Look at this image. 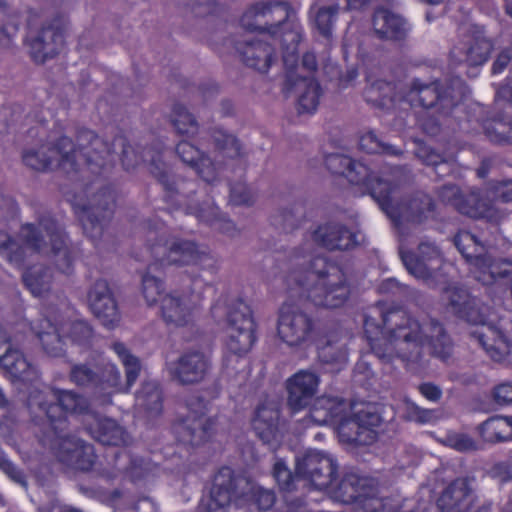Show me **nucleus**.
I'll list each match as a JSON object with an SVG mask.
<instances>
[{
  "label": "nucleus",
  "instance_id": "nucleus-1",
  "mask_svg": "<svg viewBox=\"0 0 512 512\" xmlns=\"http://www.w3.org/2000/svg\"><path fill=\"white\" fill-rule=\"evenodd\" d=\"M77 145L71 138L61 136L48 148L49 154L40 149L26 150L23 163L36 171H47L53 167L64 170L68 178L81 188L87 202L75 195L74 213L83 233L95 247L104 236L116 207V192L108 182L116 165V147H121L120 160L127 172L134 170L144 160V148L133 147L123 135H116L112 143L99 137L94 131L81 128L77 132Z\"/></svg>",
  "mask_w": 512,
  "mask_h": 512
},
{
  "label": "nucleus",
  "instance_id": "nucleus-2",
  "mask_svg": "<svg viewBox=\"0 0 512 512\" xmlns=\"http://www.w3.org/2000/svg\"><path fill=\"white\" fill-rule=\"evenodd\" d=\"M241 26L248 32H258L263 39L236 41L234 47L242 62L254 70L267 73L279 46L283 62L292 66L286 71L282 92L289 97L299 92L298 114H314L323 94L322 87L314 77L300 76L295 68L298 61L297 49L303 37V29L294 15L292 5L287 0H258L251 3L240 18Z\"/></svg>",
  "mask_w": 512,
  "mask_h": 512
},
{
  "label": "nucleus",
  "instance_id": "nucleus-3",
  "mask_svg": "<svg viewBox=\"0 0 512 512\" xmlns=\"http://www.w3.org/2000/svg\"><path fill=\"white\" fill-rule=\"evenodd\" d=\"M284 282L289 301L279 309L277 334L291 347L307 342L313 334L314 321L303 310L308 303L336 309L344 306L351 295L343 268L324 255L312 257L307 265L297 257Z\"/></svg>",
  "mask_w": 512,
  "mask_h": 512
},
{
  "label": "nucleus",
  "instance_id": "nucleus-4",
  "mask_svg": "<svg viewBox=\"0 0 512 512\" xmlns=\"http://www.w3.org/2000/svg\"><path fill=\"white\" fill-rule=\"evenodd\" d=\"M140 226L146 238L143 249L147 254V258L143 256L141 260H149L147 270L142 275V294L147 305L153 306L160 301L163 320L167 324L186 327L194 321L196 303L192 305L191 299L187 301L185 295L164 294L163 280L152 272L168 265H193L215 274L218 261L195 241L172 236L169 227L158 217L144 220Z\"/></svg>",
  "mask_w": 512,
  "mask_h": 512
},
{
  "label": "nucleus",
  "instance_id": "nucleus-5",
  "mask_svg": "<svg viewBox=\"0 0 512 512\" xmlns=\"http://www.w3.org/2000/svg\"><path fill=\"white\" fill-rule=\"evenodd\" d=\"M381 311V323L370 316L364 319V335L373 354L383 363L401 360L406 367L421 359V351L427 344L431 356L446 363L453 353V341L445 327L436 319L429 321V334L425 335L421 324L404 308L393 306Z\"/></svg>",
  "mask_w": 512,
  "mask_h": 512
},
{
  "label": "nucleus",
  "instance_id": "nucleus-6",
  "mask_svg": "<svg viewBox=\"0 0 512 512\" xmlns=\"http://www.w3.org/2000/svg\"><path fill=\"white\" fill-rule=\"evenodd\" d=\"M363 97L372 107L387 112L402 105L431 111L429 120H419L422 130L431 135H436L440 130L439 117L450 114L458 104L452 86L441 80L423 83L418 78L412 81L407 92L400 91L395 82L376 80L364 89Z\"/></svg>",
  "mask_w": 512,
  "mask_h": 512
},
{
  "label": "nucleus",
  "instance_id": "nucleus-7",
  "mask_svg": "<svg viewBox=\"0 0 512 512\" xmlns=\"http://www.w3.org/2000/svg\"><path fill=\"white\" fill-rule=\"evenodd\" d=\"M443 294L449 312L471 325L481 326V330L472 331L471 336L478 341L487 355L493 361H503L510 347L504 331V318L463 286L449 285Z\"/></svg>",
  "mask_w": 512,
  "mask_h": 512
},
{
  "label": "nucleus",
  "instance_id": "nucleus-8",
  "mask_svg": "<svg viewBox=\"0 0 512 512\" xmlns=\"http://www.w3.org/2000/svg\"><path fill=\"white\" fill-rule=\"evenodd\" d=\"M165 144L162 140L156 139L149 146L144 147V160L148 162L149 172L158 181L163 189V200L168 205V212L183 211L191 214L214 230L233 236L237 232L235 223L223 214L215 205H192L191 195L180 191V183L171 178L166 162L163 161Z\"/></svg>",
  "mask_w": 512,
  "mask_h": 512
},
{
  "label": "nucleus",
  "instance_id": "nucleus-9",
  "mask_svg": "<svg viewBox=\"0 0 512 512\" xmlns=\"http://www.w3.org/2000/svg\"><path fill=\"white\" fill-rule=\"evenodd\" d=\"M222 313L225 315L228 331L222 365L228 374L232 372L237 374L241 370L239 363L257 342V324L251 307L241 298L228 304H223L220 299L217 300L211 307V314L214 318H220Z\"/></svg>",
  "mask_w": 512,
  "mask_h": 512
},
{
  "label": "nucleus",
  "instance_id": "nucleus-10",
  "mask_svg": "<svg viewBox=\"0 0 512 512\" xmlns=\"http://www.w3.org/2000/svg\"><path fill=\"white\" fill-rule=\"evenodd\" d=\"M484 193L488 199L482 197L480 189H472L463 194L458 186L449 184L440 188L438 196L460 214L499 224L506 217V212L497 208L493 202H512V180H489L485 183Z\"/></svg>",
  "mask_w": 512,
  "mask_h": 512
},
{
  "label": "nucleus",
  "instance_id": "nucleus-11",
  "mask_svg": "<svg viewBox=\"0 0 512 512\" xmlns=\"http://www.w3.org/2000/svg\"><path fill=\"white\" fill-rule=\"evenodd\" d=\"M29 409H39L45 415L40 438L68 433L69 415L91 417L93 414L86 397L73 391L60 388L31 390L27 397Z\"/></svg>",
  "mask_w": 512,
  "mask_h": 512
},
{
  "label": "nucleus",
  "instance_id": "nucleus-12",
  "mask_svg": "<svg viewBox=\"0 0 512 512\" xmlns=\"http://www.w3.org/2000/svg\"><path fill=\"white\" fill-rule=\"evenodd\" d=\"M336 465L333 458L321 451L308 450L298 457L295 473L288 467L286 461L277 458L272 469V476L282 492H291L296 488L299 479L308 481L315 489L327 488L335 476Z\"/></svg>",
  "mask_w": 512,
  "mask_h": 512
},
{
  "label": "nucleus",
  "instance_id": "nucleus-13",
  "mask_svg": "<svg viewBox=\"0 0 512 512\" xmlns=\"http://www.w3.org/2000/svg\"><path fill=\"white\" fill-rule=\"evenodd\" d=\"M331 484L325 488L332 497L343 504H354L356 512H399L392 504V499L379 497V489L371 477L361 476L355 472H345L340 481L333 485L337 478L338 464Z\"/></svg>",
  "mask_w": 512,
  "mask_h": 512
},
{
  "label": "nucleus",
  "instance_id": "nucleus-14",
  "mask_svg": "<svg viewBox=\"0 0 512 512\" xmlns=\"http://www.w3.org/2000/svg\"><path fill=\"white\" fill-rule=\"evenodd\" d=\"M25 333L26 339L28 334H33L45 353L51 357H61L65 354V336L79 345L88 344L93 337V329L87 321L74 320L67 323L57 315L51 314L49 310H46L36 323H27Z\"/></svg>",
  "mask_w": 512,
  "mask_h": 512
},
{
  "label": "nucleus",
  "instance_id": "nucleus-15",
  "mask_svg": "<svg viewBox=\"0 0 512 512\" xmlns=\"http://www.w3.org/2000/svg\"><path fill=\"white\" fill-rule=\"evenodd\" d=\"M377 189H372V198L379 208L395 223L406 221L411 224H423L435 218L434 199L422 191H416L400 203L394 204L392 194L395 185L385 179L376 181Z\"/></svg>",
  "mask_w": 512,
  "mask_h": 512
},
{
  "label": "nucleus",
  "instance_id": "nucleus-16",
  "mask_svg": "<svg viewBox=\"0 0 512 512\" xmlns=\"http://www.w3.org/2000/svg\"><path fill=\"white\" fill-rule=\"evenodd\" d=\"M69 381L75 386L89 390L92 396L102 402H111L113 394L120 392L121 373L111 361L102 362L91 368L86 363L73 364Z\"/></svg>",
  "mask_w": 512,
  "mask_h": 512
},
{
  "label": "nucleus",
  "instance_id": "nucleus-17",
  "mask_svg": "<svg viewBox=\"0 0 512 512\" xmlns=\"http://www.w3.org/2000/svg\"><path fill=\"white\" fill-rule=\"evenodd\" d=\"M27 322L21 321L0 330V367L13 381L32 382L38 378V370L17 348L26 340Z\"/></svg>",
  "mask_w": 512,
  "mask_h": 512
},
{
  "label": "nucleus",
  "instance_id": "nucleus-18",
  "mask_svg": "<svg viewBox=\"0 0 512 512\" xmlns=\"http://www.w3.org/2000/svg\"><path fill=\"white\" fill-rule=\"evenodd\" d=\"M39 441L43 446L49 447L63 465L81 472L96 470L98 456L92 444L69 433L40 438Z\"/></svg>",
  "mask_w": 512,
  "mask_h": 512
},
{
  "label": "nucleus",
  "instance_id": "nucleus-19",
  "mask_svg": "<svg viewBox=\"0 0 512 512\" xmlns=\"http://www.w3.org/2000/svg\"><path fill=\"white\" fill-rule=\"evenodd\" d=\"M187 407L189 414L173 423L172 430L178 443L199 447L212 438L216 423L214 419L205 417L207 402L203 398H189Z\"/></svg>",
  "mask_w": 512,
  "mask_h": 512
},
{
  "label": "nucleus",
  "instance_id": "nucleus-20",
  "mask_svg": "<svg viewBox=\"0 0 512 512\" xmlns=\"http://www.w3.org/2000/svg\"><path fill=\"white\" fill-rule=\"evenodd\" d=\"M401 259L411 275L431 287L436 286L443 277L444 258L433 242L421 241L416 251H402Z\"/></svg>",
  "mask_w": 512,
  "mask_h": 512
},
{
  "label": "nucleus",
  "instance_id": "nucleus-21",
  "mask_svg": "<svg viewBox=\"0 0 512 512\" xmlns=\"http://www.w3.org/2000/svg\"><path fill=\"white\" fill-rule=\"evenodd\" d=\"M39 226L49 238L51 254L55 258L57 269L66 275L72 274L75 260L80 253L79 245L70 242L65 229L53 216H41Z\"/></svg>",
  "mask_w": 512,
  "mask_h": 512
},
{
  "label": "nucleus",
  "instance_id": "nucleus-22",
  "mask_svg": "<svg viewBox=\"0 0 512 512\" xmlns=\"http://www.w3.org/2000/svg\"><path fill=\"white\" fill-rule=\"evenodd\" d=\"M241 483L250 484L245 477L236 475L231 467H221L214 475L206 512H228L233 499L244 498L247 494L239 489Z\"/></svg>",
  "mask_w": 512,
  "mask_h": 512
},
{
  "label": "nucleus",
  "instance_id": "nucleus-23",
  "mask_svg": "<svg viewBox=\"0 0 512 512\" xmlns=\"http://www.w3.org/2000/svg\"><path fill=\"white\" fill-rule=\"evenodd\" d=\"M19 235L26 247L19 244L7 232L0 231V256L9 264L20 269L25 265L26 248L40 253L46 248L47 243L42 231L33 223L23 224Z\"/></svg>",
  "mask_w": 512,
  "mask_h": 512
},
{
  "label": "nucleus",
  "instance_id": "nucleus-24",
  "mask_svg": "<svg viewBox=\"0 0 512 512\" xmlns=\"http://www.w3.org/2000/svg\"><path fill=\"white\" fill-rule=\"evenodd\" d=\"M493 49L494 43L485 35L484 30L474 26L451 49L450 61L470 67L483 66L489 60Z\"/></svg>",
  "mask_w": 512,
  "mask_h": 512
},
{
  "label": "nucleus",
  "instance_id": "nucleus-25",
  "mask_svg": "<svg viewBox=\"0 0 512 512\" xmlns=\"http://www.w3.org/2000/svg\"><path fill=\"white\" fill-rule=\"evenodd\" d=\"M325 166L331 174L345 177L352 185L359 186L363 193L371 197L372 189H377L376 181L383 179L366 164L344 154H328L325 157Z\"/></svg>",
  "mask_w": 512,
  "mask_h": 512
},
{
  "label": "nucleus",
  "instance_id": "nucleus-26",
  "mask_svg": "<svg viewBox=\"0 0 512 512\" xmlns=\"http://www.w3.org/2000/svg\"><path fill=\"white\" fill-rule=\"evenodd\" d=\"M64 44V28L60 16L43 25L35 37L27 39L31 59L38 64L57 56Z\"/></svg>",
  "mask_w": 512,
  "mask_h": 512
},
{
  "label": "nucleus",
  "instance_id": "nucleus-27",
  "mask_svg": "<svg viewBox=\"0 0 512 512\" xmlns=\"http://www.w3.org/2000/svg\"><path fill=\"white\" fill-rule=\"evenodd\" d=\"M320 385V376L310 370L301 369L287 378V406L292 414L308 408Z\"/></svg>",
  "mask_w": 512,
  "mask_h": 512
},
{
  "label": "nucleus",
  "instance_id": "nucleus-28",
  "mask_svg": "<svg viewBox=\"0 0 512 512\" xmlns=\"http://www.w3.org/2000/svg\"><path fill=\"white\" fill-rule=\"evenodd\" d=\"M88 303L94 316L108 329H114L120 322L116 299L104 279H98L88 292Z\"/></svg>",
  "mask_w": 512,
  "mask_h": 512
},
{
  "label": "nucleus",
  "instance_id": "nucleus-29",
  "mask_svg": "<svg viewBox=\"0 0 512 512\" xmlns=\"http://www.w3.org/2000/svg\"><path fill=\"white\" fill-rule=\"evenodd\" d=\"M211 363L204 353L197 350L186 351L171 364L172 379L182 385L201 382L207 375Z\"/></svg>",
  "mask_w": 512,
  "mask_h": 512
},
{
  "label": "nucleus",
  "instance_id": "nucleus-30",
  "mask_svg": "<svg viewBox=\"0 0 512 512\" xmlns=\"http://www.w3.org/2000/svg\"><path fill=\"white\" fill-rule=\"evenodd\" d=\"M372 28L380 40L402 42L408 37L411 27L408 21L392 9L377 6L372 14Z\"/></svg>",
  "mask_w": 512,
  "mask_h": 512
},
{
  "label": "nucleus",
  "instance_id": "nucleus-31",
  "mask_svg": "<svg viewBox=\"0 0 512 512\" xmlns=\"http://www.w3.org/2000/svg\"><path fill=\"white\" fill-rule=\"evenodd\" d=\"M357 232L338 222L319 225L312 233L313 240L330 251H347L358 245Z\"/></svg>",
  "mask_w": 512,
  "mask_h": 512
},
{
  "label": "nucleus",
  "instance_id": "nucleus-32",
  "mask_svg": "<svg viewBox=\"0 0 512 512\" xmlns=\"http://www.w3.org/2000/svg\"><path fill=\"white\" fill-rule=\"evenodd\" d=\"M176 153L181 161L190 166L207 183H214L219 175V165L211 160L198 146L183 139L176 145Z\"/></svg>",
  "mask_w": 512,
  "mask_h": 512
},
{
  "label": "nucleus",
  "instance_id": "nucleus-33",
  "mask_svg": "<svg viewBox=\"0 0 512 512\" xmlns=\"http://www.w3.org/2000/svg\"><path fill=\"white\" fill-rule=\"evenodd\" d=\"M90 418L91 421L86 423L85 429L97 442L102 445L115 447L128 444L129 434L118 422L96 413H93Z\"/></svg>",
  "mask_w": 512,
  "mask_h": 512
},
{
  "label": "nucleus",
  "instance_id": "nucleus-34",
  "mask_svg": "<svg viewBox=\"0 0 512 512\" xmlns=\"http://www.w3.org/2000/svg\"><path fill=\"white\" fill-rule=\"evenodd\" d=\"M471 487L465 477L452 480L436 500L440 512H467L471 503Z\"/></svg>",
  "mask_w": 512,
  "mask_h": 512
},
{
  "label": "nucleus",
  "instance_id": "nucleus-35",
  "mask_svg": "<svg viewBox=\"0 0 512 512\" xmlns=\"http://www.w3.org/2000/svg\"><path fill=\"white\" fill-rule=\"evenodd\" d=\"M279 417L280 412L276 408L268 407L264 404L256 408L251 425L256 436L264 444L272 445L274 442H277Z\"/></svg>",
  "mask_w": 512,
  "mask_h": 512
},
{
  "label": "nucleus",
  "instance_id": "nucleus-36",
  "mask_svg": "<svg viewBox=\"0 0 512 512\" xmlns=\"http://www.w3.org/2000/svg\"><path fill=\"white\" fill-rule=\"evenodd\" d=\"M477 431L486 443L512 441V416L494 415L478 425Z\"/></svg>",
  "mask_w": 512,
  "mask_h": 512
},
{
  "label": "nucleus",
  "instance_id": "nucleus-37",
  "mask_svg": "<svg viewBox=\"0 0 512 512\" xmlns=\"http://www.w3.org/2000/svg\"><path fill=\"white\" fill-rule=\"evenodd\" d=\"M337 431L342 443L353 446H369L377 440L378 436L377 432L363 428L354 415L341 421Z\"/></svg>",
  "mask_w": 512,
  "mask_h": 512
},
{
  "label": "nucleus",
  "instance_id": "nucleus-38",
  "mask_svg": "<svg viewBox=\"0 0 512 512\" xmlns=\"http://www.w3.org/2000/svg\"><path fill=\"white\" fill-rule=\"evenodd\" d=\"M136 402L147 417L160 416L163 411V392L160 384L156 381L143 382L136 393Z\"/></svg>",
  "mask_w": 512,
  "mask_h": 512
},
{
  "label": "nucleus",
  "instance_id": "nucleus-39",
  "mask_svg": "<svg viewBox=\"0 0 512 512\" xmlns=\"http://www.w3.org/2000/svg\"><path fill=\"white\" fill-rule=\"evenodd\" d=\"M484 134L496 145H512V117L497 115L483 123Z\"/></svg>",
  "mask_w": 512,
  "mask_h": 512
},
{
  "label": "nucleus",
  "instance_id": "nucleus-40",
  "mask_svg": "<svg viewBox=\"0 0 512 512\" xmlns=\"http://www.w3.org/2000/svg\"><path fill=\"white\" fill-rule=\"evenodd\" d=\"M125 369L126 386L129 390L138 379L141 372L140 359L133 355L126 345L120 341H116L111 346Z\"/></svg>",
  "mask_w": 512,
  "mask_h": 512
},
{
  "label": "nucleus",
  "instance_id": "nucleus-41",
  "mask_svg": "<svg viewBox=\"0 0 512 512\" xmlns=\"http://www.w3.org/2000/svg\"><path fill=\"white\" fill-rule=\"evenodd\" d=\"M172 124L180 136L192 138L199 129L198 122L185 106L175 103L171 114Z\"/></svg>",
  "mask_w": 512,
  "mask_h": 512
},
{
  "label": "nucleus",
  "instance_id": "nucleus-42",
  "mask_svg": "<svg viewBox=\"0 0 512 512\" xmlns=\"http://www.w3.org/2000/svg\"><path fill=\"white\" fill-rule=\"evenodd\" d=\"M359 149L368 154H383L397 156L402 154V150L396 146L388 144L381 140L374 131H368L362 134L358 141Z\"/></svg>",
  "mask_w": 512,
  "mask_h": 512
},
{
  "label": "nucleus",
  "instance_id": "nucleus-43",
  "mask_svg": "<svg viewBox=\"0 0 512 512\" xmlns=\"http://www.w3.org/2000/svg\"><path fill=\"white\" fill-rule=\"evenodd\" d=\"M215 149L224 157L236 159L242 156V146L239 139L221 129L212 132Z\"/></svg>",
  "mask_w": 512,
  "mask_h": 512
},
{
  "label": "nucleus",
  "instance_id": "nucleus-44",
  "mask_svg": "<svg viewBox=\"0 0 512 512\" xmlns=\"http://www.w3.org/2000/svg\"><path fill=\"white\" fill-rule=\"evenodd\" d=\"M42 267H28L22 274L25 287L36 297H42L50 290V282Z\"/></svg>",
  "mask_w": 512,
  "mask_h": 512
},
{
  "label": "nucleus",
  "instance_id": "nucleus-45",
  "mask_svg": "<svg viewBox=\"0 0 512 512\" xmlns=\"http://www.w3.org/2000/svg\"><path fill=\"white\" fill-rule=\"evenodd\" d=\"M159 471V465L150 458L135 456L132 457L129 466L126 469L130 481L137 483L154 476Z\"/></svg>",
  "mask_w": 512,
  "mask_h": 512
},
{
  "label": "nucleus",
  "instance_id": "nucleus-46",
  "mask_svg": "<svg viewBox=\"0 0 512 512\" xmlns=\"http://www.w3.org/2000/svg\"><path fill=\"white\" fill-rule=\"evenodd\" d=\"M339 11L337 4L330 6H323L316 12L314 23L318 32L325 38H330L332 35L333 25L336 21Z\"/></svg>",
  "mask_w": 512,
  "mask_h": 512
},
{
  "label": "nucleus",
  "instance_id": "nucleus-47",
  "mask_svg": "<svg viewBox=\"0 0 512 512\" xmlns=\"http://www.w3.org/2000/svg\"><path fill=\"white\" fill-rule=\"evenodd\" d=\"M324 416L326 423H341L347 418V404L343 398L328 397L322 400Z\"/></svg>",
  "mask_w": 512,
  "mask_h": 512
},
{
  "label": "nucleus",
  "instance_id": "nucleus-48",
  "mask_svg": "<svg viewBox=\"0 0 512 512\" xmlns=\"http://www.w3.org/2000/svg\"><path fill=\"white\" fill-rule=\"evenodd\" d=\"M415 155L424 165L432 166L438 175H440L439 169L443 166H447L443 155L436 152L424 142H416Z\"/></svg>",
  "mask_w": 512,
  "mask_h": 512
},
{
  "label": "nucleus",
  "instance_id": "nucleus-49",
  "mask_svg": "<svg viewBox=\"0 0 512 512\" xmlns=\"http://www.w3.org/2000/svg\"><path fill=\"white\" fill-rule=\"evenodd\" d=\"M442 443L458 452H470L477 449L475 440L465 433L448 432L442 439Z\"/></svg>",
  "mask_w": 512,
  "mask_h": 512
},
{
  "label": "nucleus",
  "instance_id": "nucleus-50",
  "mask_svg": "<svg viewBox=\"0 0 512 512\" xmlns=\"http://www.w3.org/2000/svg\"><path fill=\"white\" fill-rule=\"evenodd\" d=\"M229 202L235 206H251L255 202V194L244 182L230 183Z\"/></svg>",
  "mask_w": 512,
  "mask_h": 512
},
{
  "label": "nucleus",
  "instance_id": "nucleus-51",
  "mask_svg": "<svg viewBox=\"0 0 512 512\" xmlns=\"http://www.w3.org/2000/svg\"><path fill=\"white\" fill-rule=\"evenodd\" d=\"M405 418L419 424H426L434 418V410L422 408L414 402L407 401Z\"/></svg>",
  "mask_w": 512,
  "mask_h": 512
},
{
  "label": "nucleus",
  "instance_id": "nucleus-52",
  "mask_svg": "<svg viewBox=\"0 0 512 512\" xmlns=\"http://www.w3.org/2000/svg\"><path fill=\"white\" fill-rule=\"evenodd\" d=\"M250 490L253 493L254 502L259 510H269L275 504L276 496L273 491L261 487H251Z\"/></svg>",
  "mask_w": 512,
  "mask_h": 512
},
{
  "label": "nucleus",
  "instance_id": "nucleus-53",
  "mask_svg": "<svg viewBox=\"0 0 512 512\" xmlns=\"http://www.w3.org/2000/svg\"><path fill=\"white\" fill-rule=\"evenodd\" d=\"M0 470L17 483L24 482L23 472L7 457L0 447Z\"/></svg>",
  "mask_w": 512,
  "mask_h": 512
},
{
  "label": "nucleus",
  "instance_id": "nucleus-54",
  "mask_svg": "<svg viewBox=\"0 0 512 512\" xmlns=\"http://www.w3.org/2000/svg\"><path fill=\"white\" fill-rule=\"evenodd\" d=\"M318 357L326 364H341L346 359V353L332 345H326L319 350Z\"/></svg>",
  "mask_w": 512,
  "mask_h": 512
},
{
  "label": "nucleus",
  "instance_id": "nucleus-55",
  "mask_svg": "<svg viewBox=\"0 0 512 512\" xmlns=\"http://www.w3.org/2000/svg\"><path fill=\"white\" fill-rule=\"evenodd\" d=\"M357 421L363 426V428H367L372 432H377V428L382 423V418L379 413L371 412L366 410H360L353 414Z\"/></svg>",
  "mask_w": 512,
  "mask_h": 512
},
{
  "label": "nucleus",
  "instance_id": "nucleus-56",
  "mask_svg": "<svg viewBox=\"0 0 512 512\" xmlns=\"http://www.w3.org/2000/svg\"><path fill=\"white\" fill-rule=\"evenodd\" d=\"M488 475L500 483H507L512 479V470L508 462H496L488 470Z\"/></svg>",
  "mask_w": 512,
  "mask_h": 512
},
{
  "label": "nucleus",
  "instance_id": "nucleus-57",
  "mask_svg": "<svg viewBox=\"0 0 512 512\" xmlns=\"http://www.w3.org/2000/svg\"><path fill=\"white\" fill-rule=\"evenodd\" d=\"M495 403L501 406L512 404V382L496 385L492 392Z\"/></svg>",
  "mask_w": 512,
  "mask_h": 512
},
{
  "label": "nucleus",
  "instance_id": "nucleus-58",
  "mask_svg": "<svg viewBox=\"0 0 512 512\" xmlns=\"http://www.w3.org/2000/svg\"><path fill=\"white\" fill-rule=\"evenodd\" d=\"M512 61V47H504L497 54L491 66V74L499 75L505 71Z\"/></svg>",
  "mask_w": 512,
  "mask_h": 512
},
{
  "label": "nucleus",
  "instance_id": "nucleus-59",
  "mask_svg": "<svg viewBox=\"0 0 512 512\" xmlns=\"http://www.w3.org/2000/svg\"><path fill=\"white\" fill-rule=\"evenodd\" d=\"M186 280L189 282L190 286H193V288H190L189 293H181L180 295H185L187 298L186 300L189 301V298L192 302L196 303V310L194 312V318L197 315V312L199 310V303L202 299L201 293L195 292V289L202 288L205 284H202V280L196 276V277H189L186 276V279H183V282H186ZM176 295H179L176 291L174 292ZM193 305V303H191Z\"/></svg>",
  "mask_w": 512,
  "mask_h": 512
},
{
  "label": "nucleus",
  "instance_id": "nucleus-60",
  "mask_svg": "<svg viewBox=\"0 0 512 512\" xmlns=\"http://www.w3.org/2000/svg\"><path fill=\"white\" fill-rule=\"evenodd\" d=\"M418 392L430 402H438L443 395L440 386L433 382H422L417 386Z\"/></svg>",
  "mask_w": 512,
  "mask_h": 512
},
{
  "label": "nucleus",
  "instance_id": "nucleus-61",
  "mask_svg": "<svg viewBox=\"0 0 512 512\" xmlns=\"http://www.w3.org/2000/svg\"><path fill=\"white\" fill-rule=\"evenodd\" d=\"M302 68L309 73H315L318 69L317 57L314 52H305L301 60Z\"/></svg>",
  "mask_w": 512,
  "mask_h": 512
},
{
  "label": "nucleus",
  "instance_id": "nucleus-62",
  "mask_svg": "<svg viewBox=\"0 0 512 512\" xmlns=\"http://www.w3.org/2000/svg\"><path fill=\"white\" fill-rule=\"evenodd\" d=\"M199 92L204 98H209L211 96L218 94L219 85L216 82L209 80L207 82L202 83L199 86Z\"/></svg>",
  "mask_w": 512,
  "mask_h": 512
},
{
  "label": "nucleus",
  "instance_id": "nucleus-63",
  "mask_svg": "<svg viewBox=\"0 0 512 512\" xmlns=\"http://www.w3.org/2000/svg\"><path fill=\"white\" fill-rule=\"evenodd\" d=\"M510 76H507L505 83L501 84L496 92V96L506 100L512 105V86L508 83Z\"/></svg>",
  "mask_w": 512,
  "mask_h": 512
},
{
  "label": "nucleus",
  "instance_id": "nucleus-64",
  "mask_svg": "<svg viewBox=\"0 0 512 512\" xmlns=\"http://www.w3.org/2000/svg\"><path fill=\"white\" fill-rule=\"evenodd\" d=\"M397 288H399V283L393 278L384 280L379 287L382 292H390Z\"/></svg>",
  "mask_w": 512,
  "mask_h": 512
}]
</instances>
